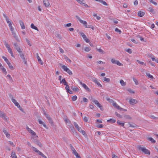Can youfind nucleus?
<instances>
[{
    "label": "nucleus",
    "mask_w": 158,
    "mask_h": 158,
    "mask_svg": "<svg viewBox=\"0 0 158 158\" xmlns=\"http://www.w3.org/2000/svg\"><path fill=\"white\" fill-rule=\"evenodd\" d=\"M129 102L131 105H134L138 103V101L132 98L130 99Z\"/></svg>",
    "instance_id": "nucleus-16"
},
{
    "label": "nucleus",
    "mask_w": 158,
    "mask_h": 158,
    "mask_svg": "<svg viewBox=\"0 0 158 158\" xmlns=\"http://www.w3.org/2000/svg\"><path fill=\"white\" fill-rule=\"evenodd\" d=\"M48 120L49 123L51 124V125L53 124V121L52 120V118L50 117L49 118H48Z\"/></svg>",
    "instance_id": "nucleus-41"
},
{
    "label": "nucleus",
    "mask_w": 158,
    "mask_h": 158,
    "mask_svg": "<svg viewBox=\"0 0 158 158\" xmlns=\"http://www.w3.org/2000/svg\"><path fill=\"white\" fill-rule=\"evenodd\" d=\"M127 91L131 94H134L135 93V92L132 89H127Z\"/></svg>",
    "instance_id": "nucleus-50"
},
{
    "label": "nucleus",
    "mask_w": 158,
    "mask_h": 158,
    "mask_svg": "<svg viewBox=\"0 0 158 158\" xmlns=\"http://www.w3.org/2000/svg\"><path fill=\"white\" fill-rule=\"evenodd\" d=\"M115 114L117 117L120 118H123L122 116L119 114H118L117 112H115Z\"/></svg>",
    "instance_id": "nucleus-48"
},
{
    "label": "nucleus",
    "mask_w": 158,
    "mask_h": 158,
    "mask_svg": "<svg viewBox=\"0 0 158 158\" xmlns=\"http://www.w3.org/2000/svg\"><path fill=\"white\" fill-rule=\"evenodd\" d=\"M124 117L128 119H131V117L128 115H124Z\"/></svg>",
    "instance_id": "nucleus-45"
},
{
    "label": "nucleus",
    "mask_w": 158,
    "mask_h": 158,
    "mask_svg": "<svg viewBox=\"0 0 158 158\" xmlns=\"http://www.w3.org/2000/svg\"><path fill=\"white\" fill-rule=\"evenodd\" d=\"M2 58L3 59H4V60L6 62V63L8 62L9 61L8 60V59L5 57L3 56L2 57Z\"/></svg>",
    "instance_id": "nucleus-59"
},
{
    "label": "nucleus",
    "mask_w": 158,
    "mask_h": 158,
    "mask_svg": "<svg viewBox=\"0 0 158 158\" xmlns=\"http://www.w3.org/2000/svg\"><path fill=\"white\" fill-rule=\"evenodd\" d=\"M115 31L117 32H118L119 34H121L122 32L118 28H116Z\"/></svg>",
    "instance_id": "nucleus-56"
},
{
    "label": "nucleus",
    "mask_w": 158,
    "mask_h": 158,
    "mask_svg": "<svg viewBox=\"0 0 158 158\" xmlns=\"http://www.w3.org/2000/svg\"><path fill=\"white\" fill-rule=\"evenodd\" d=\"M68 125L70 126V128L71 129V130L73 131H75V130L74 129V128L73 126V125L71 124H68Z\"/></svg>",
    "instance_id": "nucleus-43"
},
{
    "label": "nucleus",
    "mask_w": 158,
    "mask_h": 158,
    "mask_svg": "<svg viewBox=\"0 0 158 158\" xmlns=\"http://www.w3.org/2000/svg\"><path fill=\"white\" fill-rule=\"evenodd\" d=\"M120 83L122 86H125L126 85V83L122 80H120Z\"/></svg>",
    "instance_id": "nucleus-36"
},
{
    "label": "nucleus",
    "mask_w": 158,
    "mask_h": 158,
    "mask_svg": "<svg viewBox=\"0 0 158 158\" xmlns=\"http://www.w3.org/2000/svg\"><path fill=\"white\" fill-rule=\"evenodd\" d=\"M64 121L66 123H68V124H69L71 123L70 121L67 118H66L64 119Z\"/></svg>",
    "instance_id": "nucleus-51"
},
{
    "label": "nucleus",
    "mask_w": 158,
    "mask_h": 158,
    "mask_svg": "<svg viewBox=\"0 0 158 158\" xmlns=\"http://www.w3.org/2000/svg\"><path fill=\"white\" fill-rule=\"evenodd\" d=\"M77 19L80 22L83 24L84 26L86 28H88L87 23L86 21H83L79 17H77Z\"/></svg>",
    "instance_id": "nucleus-11"
},
{
    "label": "nucleus",
    "mask_w": 158,
    "mask_h": 158,
    "mask_svg": "<svg viewBox=\"0 0 158 158\" xmlns=\"http://www.w3.org/2000/svg\"><path fill=\"white\" fill-rule=\"evenodd\" d=\"M112 105L115 107L117 108L118 110L122 109V108L118 106L116 102H113Z\"/></svg>",
    "instance_id": "nucleus-20"
},
{
    "label": "nucleus",
    "mask_w": 158,
    "mask_h": 158,
    "mask_svg": "<svg viewBox=\"0 0 158 158\" xmlns=\"http://www.w3.org/2000/svg\"><path fill=\"white\" fill-rule=\"evenodd\" d=\"M19 24L20 25L21 27V28L22 29H25V27L24 25L23 22L21 20H20L19 21Z\"/></svg>",
    "instance_id": "nucleus-21"
},
{
    "label": "nucleus",
    "mask_w": 158,
    "mask_h": 158,
    "mask_svg": "<svg viewBox=\"0 0 158 158\" xmlns=\"http://www.w3.org/2000/svg\"><path fill=\"white\" fill-rule=\"evenodd\" d=\"M31 27L32 28L38 31H39L38 29L37 28L36 26H34L33 23H31Z\"/></svg>",
    "instance_id": "nucleus-29"
},
{
    "label": "nucleus",
    "mask_w": 158,
    "mask_h": 158,
    "mask_svg": "<svg viewBox=\"0 0 158 158\" xmlns=\"http://www.w3.org/2000/svg\"><path fill=\"white\" fill-rule=\"evenodd\" d=\"M148 11L151 12L153 13L154 12V10L152 7H149L148 8Z\"/></svg>",
    "instance_id": "nucleus-54"
},
{
    "label": "nucleus",
    "mask_w": 158,
    "mask_h": 158,
    "mask_svg": "<svg viewBox=\"0 0 158 158\" xmlns=\"http://www.w3.org/2000/svg\"><path fill=\"white\" fill-rule=\"evenodd\" d=\"M38 122L39 124H43V126L45 128L47 129H48V127L45 124H44V123L41 120L39 119Z\"/></svg>",
    "instance_id": "nucleus-23"
},
{
    "label": "nucleus",
    "mask_w": 158,
    "mask_h": 158,
    "mask_svg": "<svg viewBox=\"0 0 158 158\" xmlns=\"http://www.w3.org/2000/svg\"><path fill=\"white\" fill-rule=\"evenodd\" d=\"M93 81L94 82L96 83L100 87H102V85L100 84L98 79L96 78H94L93 79Z\"/></svg>",
    "instance_id": "nucleus-17"
},
{
    "label": "nucleus",
    "mask_w": 158,
    "mask_h": 158,
    "mask_svg": "<svg viewBox=\"0 0 158 158\" xmlns=\"http://www.w3.org/2000/svg\"><path fill=\"white\" fill-rule=\"evenodd\" d=\"M27 130L33 136H35L34 138H37L38 137L37 135H36V133L33 131L31 130V129L27 127H26Z\"/></svg>",
    "instance_id": "nucleus-6"
},
{
    "label": "nucleus",
    "mask_w": 158,
    "mask_h": 158,
    "mask_svg": "<svg viewBox=\"0 0 158 158\" xmlns=\"http://www.w3.org/2000/svg\"><path fill=\"white\" fill-rule=\"evenodd\" d=\"M4 43L5 46L7 48V49L10 48V45L7 43V42L6 41H4Z\"/></svg>",
    "instance_id": "nucleus-39"
},
{
    "label": "nucleus",
    "mask_w": 158,
    "mask_h": 158,
    "mask_svg": "<svg viewBox=\"0 0 158 158\" xmlns=\"http://www.w3.org/2000/svg\"><path fill=\"white\" fill-rule=\"evenodd\" d=\"M73 123L75 128L77 129V130L79 132L82 133L83 135H85V132L82 130L81 128L78 126V125L76 123L74 122Z\"/></svg>",
    "instance_id": "nucleus-3"
},
{
    "label": "nucleus",
    "mask_w": 158,
    "mask_h": 158,
    "mask_svg": "<svg viewBox=\"0 0 158 158\" xmlns=\"http://www.w3.org/2000/svg\"><path fill=\"white\" fill-rule=\"evenodd\" d=\"M3 15L5 18L7 23H8V26L10 28L11 31V32L14 31V28L12 26V22L9 20L8 17L5 14H3Z\"/></svg>",
    "instance_id": "nucleus-2"
},
{
    "label": "nucleus",
    "mask_w": 158,
    "mask_h": 158,
    "mask_svg": "<svg viewBox=\"0 0 158 158\" xmlns=\"http://www.w3.org/2000/svg\"><path fill=\"white\" fill-rule=\"evenodd\" d=\"M91 50V48L89 47H86L84 49V50L86 52H89Z\"/></svg>",
    "instance_id": "nucleus-47"
},
{
    "label": "nucleus",
    "mask_w": 158,
    "mask_h": 158,
    "mask_svg": "<svg viewBox=\"0 0 158 158\" xmlns=\"http://www.w3.org/2000/svg\"><path fill=\"white\" fill-rule=\"evenodd\" d=\"M12 102L15 104L16 106L20 110L23 111V109L19 104V103L17 102L16 100L13 98L11 99Z\"/></svg>",
    "instance_id": "nucleus-7"
},
{
    "label": "nucleus",
    "mask_w": 158,
    "mask_h": 158,
    "mask_svg": "<svg viewBox=\"0 0 158 158\" xmlns=\"http://www.w3.org/2000/svg\"><path fill=\"white\" fill-rule=\"evenodd\" d=\"M117 60H115L114 59H111V62L112 63H113V64H115Z\"/></svg>",
    "instance_id": "nucleus-64"
},
{
    "label": "nucleus",
    "mask_w": 158,
    "mask_h": 158,
    "mask_svg": "<svg viewBox=\"0 0 158 158\" xmlns=\"http://www.w3.org/2000/svg\"><path fill=\"white\" fill-rule=\"evenodd\" d=\"M145 15L144 12L143 11H139L138 13V15L139 17H142L143 16Z\"/></svg>",
    "instance_id": "nucleus-24"
},
{
    "label": "nucleus",
    "mask_w": 158,
    "mask_h": 158,
    "mask_svg": "<svg viewBox=\"0 0 158 158\" xmlns=\"http://www.w3.org/2000/svg\"><path fill=\"white\" fill-rule=\"evenodd\" d=\"M96 50L97 51H98L99 53H101L102 54H104L105 53L104 51L101 48L98 49L97 48Z\"/></svg>",
    "instance_id": "nucleus-33"
},
{
    "label": "nucleus",
    "mask_w": 158,
    "mask_h": 158,
    "mask_svg": "<svg viewBox=\"0 0 158 158\" xmlns=\"http://www.w3.org/2000/svg\"><path fill=\"white\" fill-rule=\"evenodd\" d=\"M3 132H4V134H5V135L6 136V137L7 138H10V134L7 131L4 130L3 131Z\"/></svg>",
    "instance_id": "nucleus-25"
},
{
    "label": "nucleus",
    "mask_w": 158,
    "mask_h": 158,
    "mask_svg": "<svg viewBox=\"0 0 158 158\" xmlns=\"http://www.w3.org/2000/svg\"><path fill=\"white\" fill-rule=\"evenodd\" d=\"M31 148H32V150H33V151H34L35 152L38 153V154L39 153V152H40V151L37 150V149L34 147L32 146L31 147Z\"/></svg>",
    "instance_id": "nucleus-42"
},
{
    "label": "nucleus",
    "mask_w": 158,
    "mask_h": 158,
    "mask_svg": "<svg viewBox=\"0 0 158 158\" xmlns=\"http://www.w3.org/2000/svg\"><path fill=\"white\" fill-rule=\"evenodd\" d=\"M125 50L126 52H128L129 54H131L132 52L131 49L130 48L125 49Z\"/></svg>",
    "instance_id": "nucleus-40"
},
{
    "label": "nucleus",
    "mask_w": 158,
    "mask_h": 158,
    "mask_svg": "<svg viewBox=\"0 0 158 158\" xmlns=\"http://www.w3.org/2000/svg\"><path fill=\"white\" fill-rule=\"evenodd\" d=\"M7 64L8 65L10 69L11 70H13L14 69V68L12 66L10 63L9 61L7 63Z\"/></svg>",
    "instance_id": "nucleus-28"
},
{
    "label": "nucleus",
    "mask_w": 158,
    "mask_h": 158,
    "mask_svg": "<svg viewBox=\"0 0 158 158\" xmlns=\"http://www.w3.org/2000/svg\"><path fill=\"white\" fill-rule=\"evenodd\" d=\"M14 47L15 49L17 51L18 53L21 52L23 50L21 49L20 47L18 45L17 43H14L13 44Z\"/></svg>",
    "instance_id": "nucleus-8"
},
{
    "label": "nucleus",
    "mask_w": 158,
    "mask_h": 158,
    "mask_svg": "<svg viewBox=\"0 0 158 158\" xmlns=\"http://www.w3.org/2000/svg\"><path fill=\"white\" fill-rule=\"evenodd\" d=\"M65 87V89H66L67 92L69 93L70 94H73V92L70 90L69 89V86L68 85H66Z\"/></svg>",
    "instance_id": "nucleus-22"
},
{
    "label": "nucleus",
    "mask_w": 158,
    "mask_h": 158,
    "mask_svg": "<svg viewBox=\"0 0 158 158\" xmlns=\"http://www.w3.org/2000/svg\"><path fill=\"white\" fill-rule=\"evenodd\" d=\"M14 47L15 49L17 51L18 53L21 52L23 50L21 49L20 47L18 45L17 43H14L13 44Z\"/></svg>",
    "instance_id": "nucleus-9"
},
{
    "label": "nucleus",
    "mask_w": 158,
    "mask_h": 158,
    "mask_svg": "<svg viewBox=\"0 0 158 158\" xmlns=\"http://www.w3.org/2000/svg\"><path fill=\"white\" fill-rule=\"evenodd\" d=\"M83 120H84V121H85V122H88V118L84 116L83 118Z\"/></svg>",
    "instance_id": "nucleus-63"
},
{
    "label": "nucleus",
    "mask_w": 158,
    "mask_h": 158,
    "mask_svg": "<svg viewBox=\"0 0 158 158\" xmlns=\"http://www.w3.org/2000/svg\"><path fill=\"white\" fill-rule=\"evenodd\" d=\"M61 67L64 70L67 72L69 75H72L73 73L72 71L66 66L63 65Z\"/></svg>",
    "instance_id": "nucleus-5"
},
{
    "label": "nucleus",
    "mask_w": 158,
    "mask_h": 158,
    "mask_svg": "<svg viewBox=\"0 0 158 158\" xmlns=\"http://www.w3.org/2000/svg\"><path fill=\"white\" fill-rule=\"evenodd\" d=\"M73 151L74 154L75 156H76L78 154V153L77 152H76V150L74 148H73Z\"/></svg>",
    "instance_id": "nucleus-61"
},
{
    "label": "nucleus",
    "mask_w": 158,
    "mask_h": 158,
    "mask_svg": "<svg viewBox=\"0 0 158 158\" xmlns=\"http://www.w3.org/2000/svg\"><path fill=\"white\" fill-rule=\"evenodd\" d=\"M149 2L150 3H151L154 4L155 6H156L157 5V3L155 2H154L153 0H149Z\"/></svg>",
    "instance_id": "nucleus-57"
},
{
    "label": "nucleus",
    "mask_w": 158,
    "mask_h": 158,
    "mask_svg": "<svg viewBox=\"0 0 158 158\" xmlns=\"http://www.w3.org/2000/svg\"><path fill=\"white\" fill-rule=\"evenodd\" d=\"M76 1L81 5H83L85 3V2L83 0H76Z\"/></svg>",
    "instance_id": "nucleus-30"
},
{
    "label": "nucleus",
    "mask_w": 158,
    "mask_h": 158,
    "mask_svg": "<svg viewBox=\"0 0 158 158\" xmlns=\"http://www.w3.org/2000/svg\"><path fill=\"white\" fill-rule=\"evenodd\" d=\"M7 50H8L9 53L11 54V56L12 57H14V56L13 55V52L12 49L10 48L8 49Z\"/></svg>",
    "instance_id": "nucleus-27"
},
{
    "label": "nucleus",
    "mask_w": 158,
    "mask_h": 158,
    "mask_svg": "<svg viewBox=\"0 0 158 158\" xmlns=\"http://www.w3.org/2000/svg\"><path fill=\"white\" fill-rule=\"evenodd\" d=\"M0 117L2 118L4 120L8 119V118L6 115L1 110H0Z\"/></svg>",
    "instance_id": "nucleus-14"
},
{
    "label": "nucleus",
    "mask_w": 158,
    "mask_h": 158,
    "mask_svg": "<svg viewBox=\"0 0 158 158\" xmlns=\"http://www.w3.org/2000/svg\"><path fill=\"white\" fill-rule=\"evenodd\" d=\"M133 80L135 85H138L139 84V82L138 80L135 77H133Z\"/></svg>",
    "instance_id": "nucleus-38"
},
{
    "label": "nucleus",
    "mask_w": 158,
    "mask_h": 158,
    "mask_svg": "<svg viewBox=\"0 0 158 158\" xmlns=\"http://www.w3.org/2000/svg\"><path fill=\"white\" fill-rule=\"evenodd\" d=\"M43 3L46 8H48L50 6V3L48 0H43Z\"/></svg>",
    "instance_id": "nucleus-12"
},
{
    "label": "nucleus",
    "mask_w": 158,
    "mask_h": 158,
    "mask_svg": "<svg viewBox=\"0 0 158 158\" xmlns=\"http://www.w3.org/2000/svg\"><path fill=\"white\" fill-rule=\"evenodd\" d=\"M117 123L118 124L120 125L123 127H124V123H121L119 120H118Z\"/></svg>",
    "instance_id": "nucleus-37"
},
{
    "label": "nucleus",
    "mask_w": 158,
    "mask_h": 158,
    "mask_svg": "<svg viewBox=\"0 0 158 158\" xmlns=\"http://www.w3.org/2000/svg\"><path fill=\"white\" fill-rule=\"evenodd\" d=\"M80 84L84 88L86 91L89 92H91V90L86 85L85 83H83L81 81H80Z\"/></svg>",
    "instance_id": "nucleus-10"
},
{
    "label": "nucleus",
    "mask_w": 158,
    "mask_h": 158,
    "mask_svg": "<svg viewBox=\"0 0 158 158\" xmlns=\"http://www.w3.org/2000/svg\"><path fill=\"white\" fill-rule=\"evenodd\" d=\"M136 61L139 64H141V65L144 64L145 66L146 65V64L145 63H144L143 62L139 60H137Z\"/></svg>",
    "instance_id": "nucleus-46"
},
{
    "label": "nucleus",
    "mask_w": 158,
    "mask_h": 158,
    "mask_svg": "<svg viewBox=\"0 0 158 158\" xmlns=\"http://www.w3.org/2000/svg\"><path fill=\"white\" fill-rule=\"evenodd\" d=\"M26 41L27 43V44L28 45H29L30 46H31V44L30 41L27 39H26Z\"/></svg>",
    "instance_id": "nucleus-60"
},
{
    "label": "nucleus",
    "mask_w": 158,
    "mask_h": 158,
    "mask_svg": "<svg viewBox=\"0 0 158 158\" xmlns=\"http://www.w3.org/2000/svg\"><path fill=\"white\" fill-rule=\"evenodd\" d=\"M97 63H98V64H105V63L104 62H103L101 60L97 61Z\"/></svg>",
    "instance_id": "nucleus-62"
},
{
    "label": "nucleus",
    "mask_w": 158,
    "mask_h": 158,
    "mask_svg": "<svg viewBox=\"0 0 158 158\" xmlns=\"http://www.w3.org/2000/svg\"><path fill=\"white\" fill-rule=\"evenodd\" d=\"M106 100L107 101H108V102H109L110 103H113L114 102V101L113 100L110 99V98L108 97H107L106 98Z\"/></svg>",
    "instance_id": "nucleus-49"
},
{
    "label": "nucleus",
    "mask_w": 158,
    "mask_h": 158,
    "mask_svg": "<svg viewBox=\"0 0 158 158\" xmlns=\"http://www.w3.org/2000/svg\"><path fill=\"white\" fill-rule=\"evenodd\" d=\"M11 157L12 158H17L15 153L13 151L11 152Z\"/></svg>",
    "instance_id": "nucleus-26"
},
{
    "label": "nucleus",
    "mask_w": 158,
    "mask_h": 158,
    "mask_svg": "<svg viewBox=\"0 0 158 158\" xmlns=\"http://www.w3.org/2000/svg\"><path fill=\"white\" fill-rule=\"evenodd\" d=\"M110 79L109 78H107L106 77H104L103 78V81H106L107 82H109L110 81Z\"/></svg>",
    "instance_id": "nucleus-44"
},
{
    "label": "nucleus",
    "mask_w": 158,
    "mask_h": 158,
    "mask_svg": "<svg viewBox=\"0 0 158 158\" xmlns=\"http://www.w3.org/2000/svg\"><path fill=\"white\" fill-rule=\"evenodd\" d=\"M116 121L115 119H110L107 120V122L109 123H114Z\"/></svg>",
    "instance_id": "nucleus-31"
},
{
    "label": "nucleus",
    "mask_w": 158,
    "mask_h": 158,
    "mask_svg": "<svg viewBox=\"0 0 158 158\" xmlns=\"http://www.w3.org/2000/svg\"><path fill=\"white\" fill-rule=\"evenodd\" d=\"M33 142L40 147H41L42 146V144L38 140H34L33 141Z\"/></svg>",
    "instance_id": "nucleus-18"
},
{
    "label": "nucleus",
    "mask_w": 158,
    "mask_h": 158,
    "mask_svg": "<svg viewBox=\"0 0 158 158\" xmlns=\"http://www.w3.org/2000/svg\"><path fill=\"white\" fill-rule=\"evenodd\" d=\"M38 154H39V155L43 157H44V158H46V157H47L46 156H45L43 153H42L40 152H39V153H38Z\"/></svg>",
    "instance_id": "nucleus-55"
},
{
    "label": "nucleus",
    "mask_w": 158,
    "mask_h": 158,
    "mask_svg": "<svg viewBox=\"0 0 158 158\" xmlns=\"http://www.w3.org/2000/svg\"><path fill=\"white\" fill-rule=\"evenodd\" d=\"M1 70L3 73H4L5 74H6L7 73V72L6 71V69L4 68H3Z\"/></svg>",
    "instance_id": "nucleus-58"
},
{
    "label": "nucleus",
    "mask_w": 158,
    "mask_h": 158,
    "mask_svg": "<svg viewBox=\"0 0 158 158\" xmlns=\"http://www.w3.org/2000/svg\"><path fill=\"white\" fill-rule=\"evenodd\" d=\"M148 139L149 141H151L152 143H154L156 142V141L152 137L148 138Z\"/></svg>",
    "instance_id": "nucleus-32"
},
{
    "label": "nucleus",
    "mask_w": 158,
    "mask_h": 158,
    "mask_svg": "<svg viewBox=\"0 0 158 158\" xmlns=\"http://www.w3.org/2000/svg\"><path fill=\"white\" fill-rule=\"evenodd\" d=\"M77 99V97L76 95H74L73 96V97L72 98V100L73 101H76Z\"/></svg>",
    "instance_id": "nucleus-53"
},
{
    "label": "nucleus",
    "mask_w": 158,
    "mask_h": 158,
    "mask_svg": "<svg viewBox=\"0 0 158 158\" xmlns=\"http://www.w3.org/2000/svg\"><path fill=\"white\" fill-rule=\"evenodd\" d=\"M81 35L82 36L84 40L87 43H89L90 41L87 38L86 36L84 33L81 32L80 33Z\"/></svg>",
    "instance_id": "nucleus-15"
},
{
    "label": "nucleus",
    "mask_w": 158,
    "mask_h": 158,
    "mask_svg": "<svg viewBox=\"0 0 158 158\" xmlns=\"http://www.w3.org/2000/svg\"><path fill=\"white\" fill-rule=\"evenodd\" d=\"M115 64L118 66H122L123 65V64L121 63L118 60L116 61Z\"/></svg>",
    "instance_id": "nucleus-52"
},
{
    "label": "nucleus",
    "mask_w": 158,
    "mask_h": 158,
    "mask_svg": "<svg viewBox=\"0 0 158 158\" xmlns=\"http://www.w3.org/2000/svg\"><path fill=\"white\" fill-rule=\"evenodd\" d=\"M137 148L138 151H141L143 152L144 154L150 155V151L146 148L144 146L139 145L137 146Z\"/></svg>",
    "instance_id": "nucleus-1"
},
{
    "label": "nucleus",
    "mask_w": 158,
    "mask_h": 158,
    "mask_svg": "<svg viewBox=\"0 0 158 158\" xmlns=\"http://www.w3.org/2000/svg\"><path fill=\"white\" fill-rule=\"evenodd\" d=\"M73 91L78 92L79 90V89L77 87H75L73 88V87L71 88Z\"/></svg>",
    "instance_id": "nucleus-34"
},
{
    "label": "nucleus",
    "mask_w": 158,
    "mask_h": 158,
    "mask_svg": "<svg viewBox=\"0 0 158 158\" xmlns=\"http://www.w3.org/2000/svg\"><path fill=\"white\" fill-rule=\"evenodd\" d=\"M20 57L23 60L24 63L27 64V61L26 57L24 54L23 53V51L19 53Z\"/></svg>",
    "instance_id": "nucleus-4"
},
{
    "label": "nucleus",
    "mask_w": 158,
    "mask_h": 158,
    "mask_svg": "<svg viewBox=\"0 0 158 158\" xmlns=\"http://www.w3.org/2000/svg\"><path fill=\"white\" fill-rule=\"evenodd\" d=\"M93 102L97 106L99 107L100 110H103L102 106L99 103L98 101L96 100H93Z\"/></svg>",
    "instance_id": "nucleus-13"
},
{
    "label": "nucleus",
    "mask_w": 158,
    "mask_h": 158,
    "mask_svg": "<svg viewBox=\"0 0 158 158\" xmlns=\"http://www.w3.org/2000/svg\"><path fill=\"white\" fill-rule=\"evenodd\" d=\"M36 58L38 60V61L39 64H40L41 65H43L44 63L41 60V58H40V56L38 55V53L36 54Z\"/></svg>",
    "instance_id": "nucleus-19"
},
{
    "label": "nucleus",
    "mask_w": 158,
    "mask_h": 158,
    "mask_svg": "<svg viewBox=\"0 0 158 158\" xmlns=\"http://www.w3.org/2000/svg\"><path fill=\"white\" fill-rule=\"evenodd\" d=\"M146 76L148 78H150L151 79H154V77H153V76L152 75H150L149 73H146Z\"/></svg>",
    "instance_id": "nucleus-35"
}]
</instances>
